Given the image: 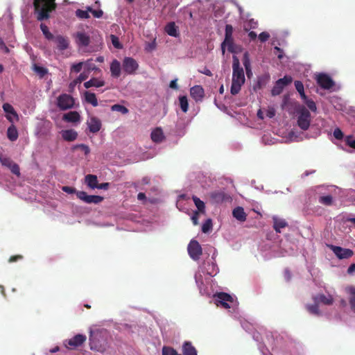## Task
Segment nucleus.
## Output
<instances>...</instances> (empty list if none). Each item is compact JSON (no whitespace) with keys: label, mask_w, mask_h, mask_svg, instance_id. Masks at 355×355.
Listing matches in <instances>:
<instances>
[{"label":"nucleus","mask_w":355,"mask_h":355,"mask_svg":"<svg viewBox=\"0 0 355 355\" xmlns=\"http://www.w3.org/2000/svg\"><path fill=\"white\" fill-rule=\"evenodd\" d=\"M232 69L233 72L232 81L244 83L245 79L243 69L240 66L239 60L236 56H233Z\"/></svg>","instance_id":"obj_4"},{"label":"nucleus","mask_w":355,"mask_h":355,"mask_svg":"<svg viewBox=\"0 0 355 355\" xmlns=\"http://www.w3.org/2000/svg\"><path fill=\"white\" fill-rule=\"evenodd\" d=\"M89 345L92 350L101 353L108 347L107 333L106 331H92L89 336Z\"/></svg>","instance_id":"obj_2"},{"label":"nucleus","mask_w":355,"mask_h":355,"mask_svg":"<svg viewBox=\"0 0 355 355\" xmlns=\"http://www.w3.org/2000/svg\"><path fill=\"white\" fill-rule=\"evenodd\" d=\"M87 9L90 12H92L93 16L96 18H101L103 15V12L102 10H93L89 6L87 7Z\"/></svg>","instance_id":"obj_52"},{"label":"nucleus","mask_w":355,"mask_h":355,"mask_svg":"<svg viewBox=\"0 0 355 355\" xmlns=\"http://www.w3.org/2000/svg\"><path fill=\"white\" fill-rule=\"evenodd\" d=\"M89 10L87 8L86 10H80V9H78L76 11V15L81 19H88L89 18Z\"/></svg>","instance_id":"obj_47"},{"label":"nucleus","mask_w":355,"mask_h":355,"mask_svg":"<svg viewBox=\"0 0 355 355\" xmlns=\"http://www.w3.org/2000/svg\"><path fill=\"white\" fill-rule=\"evenodd\" d=\"M346 293L349 295V303L351 309L355 311V286H349L345 288Z\"/></svg>","instance_id":"obj_22"},{"label":"nucleus","mask_w":355,"mask_h":355,"mask_svg":"<svg viewBox=\"0 0 355 355\" xmlns=\"http://www.w3.org/2000/svg\"><path fill=\"white\" fill-rule=\"evenodd\" d=\"M33 70L39 74L41 78H43L48 73V70L46 68L38 66L36 64L33 65Z\"/></svg>","instance_id":"obj_44"},{"label":"nucleus","mask_w":355,"mask_h":355,"mask_svg":"<svg viewBox=\"0 0 355 355\" xmlns=\"http://www.w3.org/2000/svg\"><path fill=\"white\" fill-rule=\"evenodd\" d=\"M33 6L36 18L40 21L49 19L57 7L55 0H33Z\"/></svg>","instance_id":"obj_1"},{"label":"nucleus","mask_w":355,"mask_h":355,"mask_svg":"<svg viewBox=\"0 0 355 355\" xmlns=\"http://www.w3.org/2000/svg\"><path fill=\"white\" fill-rule=\"evenodd\" d=\"M329 248L339 259H349L354 254V252L348 248H343L334 245H329Z\"/></svg>","instance_id":"obj_12"},{"label":"nucleus","mask_w":355,"mask_h":355,"mask_svg":"<svg viewBox=\"0 0 355 355\" xmlns=\"http://www.w3.org/2000/svg\"><path fill=\"white\" fill-rule=\"evenodd\" d=\"M345 141L348 146L355 149V139L352 135L347 136L345 139Z\"/></svg>","instance_id":"obj_50"},{"label":"nucleus","mask_w":355,"mask_h":355,"mask_svg":"<svg viewBox=\"0 0 355 355\" xmlns=\"http://www.w3.org/2000/svg\"><path fill=\"white\" fill-rule=\"evenodd\" d=\"M233 33V27L231 24H227L225 26V37H232Z\"/></svg>","instance_id":"obj_58"},{"label":"nucleus","mask_w":355,"mask_h":355,"mask_svg":"<svg viewBox=\"0 0 355 355\" xmlns=\"http://www.w3.org/2000/svg\"><path fill=\"white\" fill-rule=\"evenodd\" d=\"M270 37V35L267 32H262L259 35V39L261 42H266Z\"/></svg>","instance_id":"obj_59"},{"label":"nucleus","mask_w":355,"mask_h":355,"mask_svg":"<svg viewBox=\"0 0 355 355\" xmlns=\"http://www.w3.org/2000/svg\"><path fill=\"white\" fill-rule=\"evenodd\" d=\"M105 85V82L102 78H92L89 80L84 83V87L86 89H89L90 87H101Z\"/></svg>","instance_id":"obj_19"},{"label":"nucleus","mask_w":355,"mask_h":355,"mask_svg":"<svg viewBox=\"0 0 355 355\" xmlns=\"http://www.w3.org/2000/svg\"><path fill=\"white\" fill-rule=\"evenodd\" d=\"M295 87L296 90L299 92L301 98L303 99H305L306 97H307L304 93V85L303 83L300 80L295 81Z\"/></svg>","instance_id":"obj_41"},{"label":"nucleus","mask_w":355,"mask_h":355,"mask_svg":"<svg viewBox=\"0 0 355 355\" xmlns=\"http://www.w3.org/2000/svg\"><path fill=\"white\" fill-rule=\"evenodd\" d=\"M318 201L322 205L331 206L333 204V197L331 195L320 196Z\"/></svg>","instance_id":"obj_40"},{"label":"nucleus","mask_w":355,"mask_h":355,"mask_svg":"<svg viewBox=\"0 0 355 355\" xmlns=\"http://www.w3.org/2000/svg\"><path fill=\"white\" fill-rule=\"evenodd\" d=\"M151 139L155 143H160L164 139V135L161 128H156L150 135Z\"/></svg>","instance_id":"obj_27"},{"label":"nucleus","mask_w":355,"mask_h":355,"mask_svg":"<svg viewBox=\"0 0 355 355\" xmlns=\"http://www.w3.org/2000/svg\"><path fill=\"white\" fill-rule=\"evenodd\" d=\"M23 259V256L22 255H19V254H17V255H13V256H11L10 258H9V260L8 261L10 263H12V262H15V261H17L19 260H21Z\"/></svg>","instance_id":"obj_61"},{"label":"nucleus","mask_w":355,"mask_h":355,"mask_svg":"<svg viewBox=\"0 0 355 355\" xmlns=\"http://www.w3.org/2000/svg\"><path fill=\"white\" fill-rule=\"evenodd\" d=\"M273 219V228L276 232L280 233L281 229L284 228L288 225L287 222L284 219L279 218L277 216H274Z\"/></svg>","instance_id":"obj_26"},{"label":"nucleus","mask_w":355,"mask_h":355,"mask_svg":"<svg viewBox=\"0 0 355 355\" xmlns=\"http://www.w3.org/2000/svg\"><path fill=\"white\" fill-rule=\"evenodd\" d=\"M216 304L217 306H222L223 308L227 309L230 308L228 302H232V297L226 293H218L215 295Z\"/></svg>","instance_id":"obj_11"},{"label":"nucleus","mask_w":355,"mask_h":355,"mask_svg":"<svg viewBox=\"0 0 355 355\" xmlns=\"http://www.w3.org/2000/svg\"><path fill=\"white\" fill-rule=\"evenodd\" d=\"M40 29L47 40H51L54 38L53 35L49 31L48 26L42 23L40 24Z\"/></svg>","instance_id":"obj_42"},{"label":"nucleus","mask_w":355,"mask_h":355,"mask_svg":"<svg viewBox=\"0 0 355 355\" xmlns=\"http://www.w3.org/2000/svg\"><path fill=\"white\" fill-rule=\"evenodd\" d=\"M210 198L214 203H222L231 200V197L224 191H216L210 193Z\"/></svg>","instance_id":"obj_16"},{"label":"nucleus","mask_w":355,"mask_h":355,"mask_svg":"<svg viewBox=\"0 0 355 355\" xmlns=\"http://www.w3.org/2000/svg\"><path fill=\"white\" fill-rule=\"evenodd\" d=\"M248 27H245V30L248 31L249 29H254L257 27L258 23L254 19H250L248 20Z\"/></svg>","instance_id":"obj_51"},{"label":"nucleus","mask_w":355,"mask_h":355,"mask_svg":"<svg viewBox=\"0 0 355 355\" xmlns=\"http://www.w3.org/2000/svg\"><path fill=\"white\" fill-rule=\"evenodd\" d=\"M279 80H282L281 84L283 85V87H286L290 83H292L293 78L291 76H285L282 78H279Z\"/></svg>","instance_id":"obj_54"},{"label":"nucleus","mask_w":355,"mask_h":355,"mask_svg":"<svg viewBox=\"0 0 355 355\" xmlns=\"http://www.w3.org/2000/svg\"><path fill=\"white\" fill-rule=\"evenodd\" d=\"M87 78H88V74H87L85 72H83L74 80V83H75V84L80 83L83 81L85 80Z\"/></svg>","instance_id":"obj_57"},{"label":"nucleus","mask_w":355,"mask_h":355,"mask_svg":"<svg viewBox=\"0 0 355 355\" xmlns=\"http://www.w3.org/2000/svg\"><path fill=\"white\" fill-rule=\"evenodd\" d=\"M333 134H334V137L338 140H341L344 137L343 132L339 128H336L334 130Z\"/></svg>","instance_id":"obj_55"},{"label":"nucleus","mask_w":355,"mask_h":355,"mask_svg":"<svg viewBox=\"0 0 355 355\" xmlns=\"http://www.w3.org/2000/svg\"><path fill=\"white\" fill-rule=\"evenodd\" d=\"M77 198L87 204L98 205L102 202L104 198L101 196L88 195L87 192L81 191L76 193Z\"/></svg>","instance_id":"obj_6"},{"label":"nucleus","mask_w":355,"mask_h":355,"mask_svg":"<svg viewBox=\"0 0 355 355\" xmlns=\"http://www.w3.org/2000/svg\"><path fill=\"white\" fill-rule=\"evenodd\" d=\"M110 39H111V42H112V45L116 49H121L123 48V45L120 43L119 39V37L117 36H116L114 35H110Z\"/></svg>","instance_id":"obj_48"},{"label":"nucleus","mask_w":355,"mask_h":355,"mask_svg":"<svg viewBox=\"0 0 355 355\" xmlns=\"http://www.w3.org/2000/svg\"><path fill=\"white\" fill-rule=\"evenodd\" d=\"M0 49L3 50L5 53H9V49L6 45L3 40L0 37Z\"/></svg>","instance_id":"obj_62"},{"label":"nucleus","mask_w":355,"mask_h":355,"mask_svg":"<svg viewBox=\"0 0 355 355\" xmlns=\"http://www.w3.org/2000/svg\"><path fill=\"white\" fill-rule=\"evenodd\" d=\"M165 31L170 36L177 37L178 35L177 26L174 22L168 23L165 27Z\"/></svg>","instance_id":"obj_32"},{"label":"nucleus","mask_w":355,"mask_h":355,"mask_svg":"<svg viewBox=\"0 0 355 355\" xmlns=\"http://www.w3.org/2000/svg\"><path fill=\"white\" fill-rule=\"evenodd\" d=\"M233 216L240 222L246 220L247 214L242 207H237L232 211Z\"/></svg>","instance_id":"obj_25"},{"label":"nucleus","mask_w":355,"mask_h":355,"mask_svg":"<svg viewBox=\"0 0 355 355\" xmlns=\"http://www.w3.org/2000/svg\"><path fill=\"white\" fill-rule=\"evenodd\" d=\"M111 110L112 111H116V112H121L123 114H126L129 112L128 109L126 107H125V106H123L122 105H119V104H114V105H113L111 107Z\"/></svg>","instance_id":"obj_43"},{"label":"nucleus","mask_w":355,"mask_h":355,"mask_svg":"<svg viewBox=\"0 0 355 355\" xmlns=\"http://www.w3.org/2000/svg\"><path fill=\"white\" fill-rule=\"evenodd\" d=\"M233 37H225V40L223 42V43L221 44V49H222V51H223V53H225V46H228V50L231 52L233 51Z\"/></svg>","instance_id":"obj_34"},{"label":"nucleus","mask_w":355,"mask_h":355,"mask_svg":"<svg viewBox=\"0 0 355 355\" xmlns=\"http://www.w3.org/2000/svg\"><path fill=\"white\" fill-rule=\"evenodd\" d=\"M62 191L67 193H76L78 191H76V189L73 187L64 186L62 187Z\"/></svg>","instance_id":"obj_60"},{"label":"nucleus","mask_w":355,"mask_h":355,"mask_svg":"<svg viewBox=\"0 0 355 355\" xmlns=\"http://www.w3.org/2000/svg\"><path fill=\"white\" fill-rule=\"evenodd\" d=\"M3 109L5 112L7 113V114H12L16 121L19 120V116L15 110H14L13 107L9 104V103H4L3 105Z\"/></svg>","instance_id":"obj_35"},{"label":"nucleus","mask_w":355,"mask_h":355,"mask_svg":"<svg viewBox=\"0 0 355 355\" xmlns=\"http://www.w3.org/2000/svg\"><path fill=\"white\" fill-rule=\"evenodd\" d=\"M281 82L282 80H277L276 81L274 87L271 90V94L272 96L279 95L282 92L284 87H283V85L281 84Z\"/></svg>","instance_id":"obj_36"},{"label":"nucleus","mask_w":355,"mask_h":355,"mask_svg":"<svg viewBox=\"0 0 355 355\" xmlns=\"http://www.w3.org/2000/svg\"><path fill=\"white\" fill-rule=\"evenodd\" d=\"M75 99L69 94H62L57 98V105L60 110H67L73 107Z\"/></svg>","instance_id":"obj_5"},{"label":"nucleus","mask_w":355,"mask_h":355,"mask_svg":"<svg viewBox=\"0 0 355 355\" xmlns=\"http://www.w3.org/2000/svg\"><path fill=\"white\" fill-rule=\"evenodd\" d=\"M123 71L128 74H135L139 68L137 62L132 58L125 57L122 64Z\"/></svg>","instance_id":"obj_9"},{"label":"nucleus","mask_w":355,"mask_h":355,"mask_svg":"<svg viewBox=\"0 0 355 355\" xmlns=\"http://www.w3.org/2000/svg\"><path fill=\"white\" fill-rule=\"evenodd\" d=\"M55 41L59 50L63 51L69 47L68 40L62 35L57 36L55 37Z\"/></svg>","instance_id":"obj_30"},{"label":"nucleus","mask_w":355,"mask_h":355,"mask_svg":"<svg viewBox=\"0 0 355 355\" xmlns=\"http://www.w3.org/2000/svg\"><path fill=\"white\" fill-rule=\"evenodd\" d=\"M198 211H195L191 216V220L194 225H197L198 224Z\"/></svg>","instance_id":"obj_63"},{"label":"nucleus","mask_w":355,"mask_h":355,"mask_svg":"<svg viewBox=\"0 0 355 355\" xmlns=\"http://www.w3.org/2000/svg\"><path fill=\"white\" fill-rule=\"evenodd\" d=\"M62 139L67 141H73L78 137V132L73 130H65L61 132Z\"/></svg>","instance_id":"obj_23"},{"label":"nucleus","mask_w":355,"mask_h":355,"mask_svg":"<svg viewBox=\"0 0 355 355\" xmlns=\"http://www.w3.org/2000/svg\"><path fill=\"white\" fill-rule=\"evenodd\" d=\"M73 149H80L83 150L85 155H87L90 153V148L85 144H77L73 146Z\"/></svg>","instance_id":"obj_49"},{"label":"nucleus","mask_w":355,"mask_h":355,"mask_svg":"<svg viewBox=\"0 0 355 355\" xmlns=\"http://www.w3.org/2000/svg\"><path fill=\"white\" fill-rule=\"evenodd\" d=\"M317 83L324 89H330L334 85V80L325 73H320L316 77Z\"/></svg>","instance_id":"obj_13"},{"label":"nucleus","mask_w":355,"mask_h":355,"mask_svg":"<svg viewBox=\"0 0 355 355\" xmlns=\"http://www.w3.org/2000/svg\"><path fill=\"white\" fill-rule=\"evenodd\" d=\"M85 182L87 187L92 189H95L98 187V178L96 175H87L85 177Z\"/></svg>","instance_id":"obj_28"},{"label":"nucleus","mask_w":355,"mask_h":355,"mask_svg":"<svg viewBox=\"0 0 355 355\" xmlns=\"http://www.w3.org/2000/svg\"><path fill=\"white\" fill-rule=\"evenodd\" d=\"M62 119L69 123H76L80 121V115L76 111H71L64 114Z\"/></svg>","instance_id":"obj_21"},{"label":"nucleus","mask_w":355,"mask_h":355,"mask_svg":"<svg viewBox=\"0 0 355 355\" xmlns=\"http://www.w3.org/2000/svg\"><path fill=\"white\" fill-rule=\"evenodd\" d=\"M83 65V62H80L78 63L73 64L71 66V70L72 71L76 72V73H79L81 71V69H82Z\"/></svg>","instance_id":"obj_56"},{"label":"nucleus","mask_w":355,"mask_h":355,"mask_svg":"<svg viewBox=\"0 0 355 355\" xmlns=\"http://www.w3.org/2000/svg\"><path fill=\"white\" fill-rule=\"evenodd\" d=\"M182 351L183 355H198L197 349L190 341L184 342Z\"/></svg>","instance_id":"obj_20"},{"label":"nucleus","mask_w":355,"mask_h":355,"mask_svg":"<svg viewBox=\"0 0 355 355\" xmlns=\"http://www.w3.org/2000/svg\"><path fill=\"white\" fill-rule=\"evenodd\" d=\"M180 106L183 112H187L189 109V103L187 97L186 96H182L179 97Z\"/></svg>","instance_id":"obj_38"},{"label":"nucleus","mask_w":355,"mask_h":355,"mask_svg":"<svg viewBox=\"0 0 355 355\" xmlns=\"http://www.w3.org/2000/svg\"><path fill=\"white\" fill-rule=\"evenodd\" d=\"M308 310L311 313L318 315L319 314L318 303L315 302V304L309 305L308 306Z\"/></svg>","instance_id":"obj_53"},{"label":"nucleus","mask_w":355,"mask_h":355,"mask_svg":"<svg viewBox=\"0 0 355 355\" xmlns=\"http://www.w3.org/2000/svg\"><path fill=\"white\" fill-rule=\"evenodd\" d=\"M7 136H8V138L12 141H14L17 139L18 132H17L16 127L13 124H12L8 128Z\"/></svg>","instance_id":"obj_33"},{"label":"nucleus","mask_w":355,"mask_h":355,"mask_svg":"<svg viewBox=\"0 0 355 355\" xmlns=\"http://www.w3.org/2000/svg\"><path fill=\"white\" fill-rule=\"evenodd\" d=\"M192 199L193 200V202L196 207L198 208V212L204 213L205 209V205L203 201H202L197 196H193L192 197Z\"/></svg>","instance_id":"obj_37"},{"label":"nucleus","mask_w":355,"mask_h":355,"mask_svg":"<svg viewBox=\"0 0 355 355\" xmlns=\"http://www.w3.org/2000/svg\"><path fill=\"white\" fill-rule=\"evenodd\" d=\"M191 96L196 101H202L205 96V91L201 85H195L190 89Z\"/></svg>","instance_id":"obj_17"},{"label":"nucleus","mask_w":355,"mask_h":355,"mask_svg":"<svg viewBox=\"0 0 355 355\" xmlns=\"http://www.w3.org/2000/svg\"><path fill=\"white\" fill-rule=\"evenodd\" d=\"M303 101L311 111L314 112L317 111L316 105L313 100L309 99L308 97H306V98L303 99Z\"/></svg>","instance_id":"obj_46"},{"label":"nucleus","mask_w":355,"mask_h":355,"mask_svg":"<svg viewBox=\"0 0 355 355\" xmlns=\"http://www.w3.org/2000/svg\"><path fill=\"white\" fill-rule=\"evenodd\" d=\"M87 125L88 126L89 132L92 133L98 132L102 127L101 120L98 117L94 116H90L89 118V119L87 121Z\"/></svg>","instance_id":"obj_15"},{"label":"nucleus","mask_w":355,"mask_h":355,"mask_svg":"<svg viewBox=\"0 0 355 355\" xmlns=\"http://www.w3.org/2000/svg\"><path fill=\"white\" fill-rule=\"evenodd\" d=\"M315 303H322L325 305H331L334 302V299L331 295H325L324 294H318L313 297Z\"/></svg>","instance_id":"obj_18"},{"label":"nucleus","mask_w":355,"mask_h":355,"mask_svg":"<svg viewBox=\"0 0 355 355\" xmlns=\"http://www.w3.org/2000/svg\"><path fill=\"white\" fill-rule=\"evenodd\" d=\"M86 336L77 334L70 339L65 340L64 344L69 349H75L81 346L86 341Z\"/></svg>","instance_id":"obj_7"},{"label":"nucleus","mask_w":355,"mask_h":355,"mask_svg":"<svg viewBox=\"0 0 355 355\" xmlns=\"http://www.w3.org/2000/svg\"><path fill=\"white\" fill-rule=\"evenodd\" d=\"M244 83H241L239 82L232 81V85H231V89H230L231 94L232 95H236V94H239V92L241 91V86Z\"/></svg>","instance_id":"obj_39"},{"label":"nucleus","mask_w":355,"mask_h":355,"mask_svg":"<svg viewBox=\"0 0 355 355\" xmlns=\"http://www.w3.org/2000/svg\"><path fill=\"white\" fill-rule=\"evenodd\" d=\"M297 125L303 130H307L311 123V113L304 106L298 110Z\"/></svg>","instance_id":"obj_3"},{"label":"nucleus","mask_w":355,"mask_h":355,"mask_svg":"<svg viewBox=\"0 0 355 355\" xmlns=\"http://www.w3.org/2000/svg\"><path fill=\"white\" fill-rule=\"evenodd\" d=\"M76 43L79 47H87L90 43V37L83 31L77 32L75 35Z\"/></svg>","instance_id":"obj_14"},{"label":"nucleus","mask_w":355,"mask_h":355,"mask_svg":"<svg viewBox=\"0 0 355 355\" xmlns=\"http://www.w3.org/2000/svg\"><path fill=\"white\" fill-rule=\"evenodd\" d=\"M212 229V220L210 218H208L205 220V222L202 225V232L203 233H207L211 231Z\"/></svg>","instance_id":"obj_45"},{"label":"nucleus","mask_w":355,"mask_h":355,"mask_svg":"<svg viewBox=\"0 0 355 355\" xmlns=\"http://www.w3.org/2000/svg\"><path fill=\"white\" fill-rule=\"evenodd\" d=\"M243 64L245 67L246 74H247L248 77H250L252 75V70H251L249 53L248 52H245L243 54Z\"/></svg>","instance_id":"obj_31"},{"label":"nucleus","mask_w":355,"mask_h":355,"mask_svg":"<svg viewBox=\"0 0 355 355\" xmlns=\"http://www.w3.org/2000/svg\"><path fill=\"white\" fill-rule=\"evenodd\" d=\"M188 252L191 258L195 261L200 259L202 250L199 243L196 240H192L188 245Z\"/></svg>","instance_id":"obj_10"},{"label":"nucleus","mask_w":355,"mask_h":355,"mask_svg":"<svg viewBox=\"0 0 355 355\" xmlns=\"http://www.w3.org/2000/svg\"><path fill=\"white\" fill-rule=\"evenodd\" d=\"M0 163L2 166L8 168L13 174L18 177L20 175V169L19 165L15 163L10 157H4L1 152Z\"/></svg>","instance_id":"obj_8"},{"label":"nucleus","mask_w":355,"mask_h":355,"mask_svg":"<svg viewBox=\"0 0 355 355\" xmlns=\"http://www.w3.org/2000/svg\"><path fill=\"white\" fill-rule=\"evenodd\" d=\"M121 63L117 60H114L110 64L111 75L114 78H119L121 76Z\"/></svg>","instance_id":"obj_24"},{"label":"nucleus","mask_w":355,"mask_h":355,"mask_svg":"<svg viewBox=\"0 0 355 355\" xmlns=\"http://www.w3.org/2000/svg\"><path fill=\"white\" fill-rule=\"evenodd\" d=\"M85 101L89 104L92 105L94 107L98 106V100L94 93L86 91L84 93Z\"/></svg>","instance_id":"obj_29"},{"label":"nucleus","mask_w":355,"mask_h":355,"mask_svg":"<svg viewBox=\"0 0 355 355\" xmlns=\"http://www.w3.org/2000/svg\"><path fill=\"white\" fill-rule=\"evenodd\" d=\"M199 72L208 76H213L211 71L206 67H205L202 69L199 70Z\"/></svg>","instance_id":"obj_64"}]
</instances>
